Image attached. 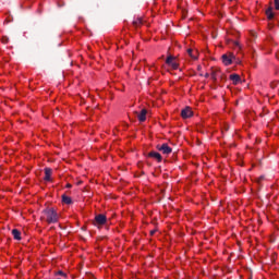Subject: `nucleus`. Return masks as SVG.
Returning <instances> with one entry per match:
<instances>
[{
	"label": "nucleus",
	"instance_id": "f257e3e1",
	"mask_svg": "<svg viewBox=\"0 0 279 279\" xmlns=\"http://www.w3.org/2000/svg\"><path fill=\"white\" fill-rule=\"evenodd\" d=\"M41 219L48 222V225H51V223H57L59 221V216L53 208H46L43 211Z\"/></svg>",
	"mask_w": 279,
	"mask_h": 279
},
{
	"label": "nucleus",
	"instance_id": "f03ea898",
	"mask_svg": "<svg viewBox=\"0 0 279 279\" xmlns=\"http://www.w3.org/2000/svg\"><path fill=\"white\" fill-rule=\"evenodd\" d=\"M107 222L106 215H96V218H94V226H104Z\"/></svg>",
	"mask_w": 279,
	"mask_h": 279
},
{
	"label": "nucleus",
	"instance_id": "7ed1b4c3",
	"mask_svg": "<svg viewBox=\"0 0 279 279\" xmlns=\"http://www.w3.org/2000/svg\"><path fill=\"white\" fill-rule=\"evenodd\" d=\"M156 149L159 150L160 153H162L163 155H169L172 153V148L169 147L168 144H162V145H157Z\"/></svg>",
	"mask_w": 279,
	"mask_h": 279
},
{
	"label": "nucleus",
	"instance_id": "20e7f679",
	"mask_svg": "<svg viewBox=\"0 0 279 279\" xmlns=\"http://www.w3.org/2000/svg\"><path fill=\"white\" fill-rule=\"evenodd\" d=\"M233 59H235V57L232 53H230V54H222V57H221L222 63L225 65H231L232 62H233Z\"/></svg>",
	"mask_w": 279,
	"mask_h": 279
},
{
	"label": "nucleus",
	"instance_id": "39448f33",
	"mask_svg": "<svg viewBox=\"0 0 279 279\" xmlns=\"http://www.w3.org/2000/svg\"><path fill=\"white\" fill-rule=\"evenodd\" d=\"M193 116V111H192V109L190 108V107H186L185 109H183L182 111H181V117H182V119H189V118H191Z\"/></svg>",
	"mask_w": 279,
	"mask_h": 279
},
{
	"label": "nucleus",
	"instance_id": "423d86ee",
	"mask_svg": "<svg viewBox=\"0 0 279 279\" xmlns=\"http://www.w3.org/2000/svg\"><path fill=\"white\" fill-rule=\"evenodd\" d=\"M135 113H136L137 120L140 122H145L146 121V116H147V110L146 109L141 110L140 113H137V112H135Z\"/></svg>",
	"mask_w": 279,
	"mask_h": 279
},
{
	"label": "nucleus",
	"instance_id": "0eeeda50",
	"mask_svg": "<svg viewBox=\"0 0 279 279\" xmlns=\"http://www.w3.org/2000/svg\"><path fill=\"white\" fill-rule=\"evenodd\" d=\"M44 174H45L44 181H47V182L51 181L52 169L50 168L44 169Z\"/></svg>",
	"mask_w": 279,
	"mask_h": 279
},
{
	"label": "nucleus",
	"instance_id": "6e6552de",
	"mask_svg": "<svg viewBox=\"0 0 279 279\" xmlns=\"http://www.w3.org/2000/svg\"><path fill=\"white\" fill-rule=\"evenodd\" d=\"M148 157L156 159L158 162L162 161V156L156 151L148 153Z\"/></svg>",
	"mask_w": 279,
	"mask_h": 279
},
{
	"label": "nucleus",
	"instance_id": "1a4fd4ad",
	"mask_svg": "<svg viewBox=\"0 0 279 279\" xmlns=\"http://www.w3.org/2000/svg\"><path fill=\"white\" fill-rule=\"evenodd\" d=\"M229 78H230V81H232V83H233L234 85H238V84L241 83V76L238 75V74H232V75H230Z\"/></svg>",
	"mask_w": 279,
	"mask_h": 279
},
{
	"label": "nucleus",
	"instance_id": "9d476101",
	"mask_svg": "<svg viewBox=\"0 0 279 279\" xmlns=\"http://www.w3.org/2000/svg\"><path fill=\"white\" fill-rule=\"evenodd\" d=\"M266 16L269 21L274 20L275 19V13H274V9L272 7H269L267 10H266Z\"/></svg>",
	"mask_w": 279,
	"mask_h": 279
},
{
	"label": "nucleus",
	"instance_id": "9b49d317",
	"mask_svg": "<svg viewBox=\"0 0 279 279\" xmlns=\"http://www.w3.org/2000/svg\"><path fill=\"white\" fill-rule=\"evenodd\" d=\"M132 25H133L134 27H140V26H142V25H143V20H142V17H135V19L133 20V22H132Z\"/></svg>",
	"mask_w": 279,
	"mask_h": 279
},
{
	"label": "nucleus",
	"instance_id": "f8f14e48",
	"mask_svg": "<svg viewBox=\"0 0 279 279\" xmlns=\"http://www.w3.org/2000/svg\"><path fill=\"white\" fill-rule=\"evenodd\" d=\"M61 201L63 202V204L68 205H71L73 203L72 198L66 195L61 196Z\"/></svg>",
	"mask_w": 279,
	"mask_h": 279
},
{
	"label": "nucleus",
	"instance_id": "ddd939ff",
	"mask_svg": "<svg viewBox=\"0 0 279 279\" xmlns=\"http://www.w3.org/2000/svg\"><path fill=\"white\" fill-rule=\"evenodd\" d=\"M12 234L15 240H19V241L22 240L21 232L17 229L12 230Z\"/></svg>",
	"mask_w": 279,
	"mask_h": 279
},
{
	"label": "nucleus",
	"instance_id": "4468645a",
	"mask_svg": "<svg viewBox=\"0 0 279 279\" xmlns=\"http://www.w3.org/2000/svg\"><path fill=\"white\" fill-rule=\"evenodd\" d=\"M186 52L191 59L197 60V52H195V54H194L193 49H187Z\"/></svg>",
	"mask_w": 279,
	"mask_h": 279
},
{
	"label": "nucleus",
	"instance_id": "2eb2a0df",
	"mask_svg": "<svg viewBox=\"0 0 279 279\" xmlns=\"http://www.w3.org/2000/svg\"><path fill=\"white\" fill-rule=\"evenodd\" d=\"M174 62V57L172 56H169L167 59H166V64H168L170 66V64H172Z\"/></svg>",
	"mask_w": 279,
	"mask_h": 279
},
{
	"label": "nucleus",
	"instance_id": "dca6fc26",
	"mask_svg": "<svg viewBox=\"0 0 279 279\" xmlns=\"http://www.w3.org/2000/svg\"><path fill=\"white\" fill-rule=\"evenodd\" d=\"M170 66H171L173 70H178V69H179V64L175 63L174 61L170 64Z\"/></svg>",
	"mask_w": 279,
	"mask_h": 279
},
{
	"label": "nucleus",
	"instance_id": "f3484780",
	"mask_svg": "<svg viewBox=\"0 0 279 279\" xmlns=\"http://www.w3.org/2000/svg\"><path fill=\"white\" fill-rule=\"evenodd\" d=\"M275 10L279 11V0H274Z\"/></svg>",
	"mask_w": 279,
	"mask_h": 279
},
{
	"label": "nucleus",
	"instance_id": "a211bd4d",
	"mask_svg": "<svg viewBox=\"0 0 279 279\" xmlns=\"http://www.w3.org/2000/svg\"><path fill=\"white\" fill-rule=\"evenodd\" d=\"M57 275L61 276V277H65L66 278V274L63 272L62 270L57 271Z\"/></svg>",
	"mask_w": 279,
	"mask_h": 279
},
{
	"label": "nucleus",
	"instance_id": "6ab92c4d",
	"mask_svg": "<svg viewBox=\"0 0 279 279\" xmlns=\"http://www.w3.org/2000/svg\"><path fill=\"white\" fill-rule=\"evenodd\" d=\"M3 43H4V44H8V43H9V38L4 37V38H3Z\"/></svg>",
	"mask_w": 279,
	"mask_h": 279
},
{
	"label": "nucleus",
	"instance_id": "aec40b11",
	"mask_svg": "<svg viewBox=\"0 0 279 279\" xmlns=\"http://www.w3.org/2000/svg\"><path fill=\"white\" fill-rule=\"evenodd\" d=\"M211 78L216 80V73L215 72L211 73Z\"/></svg>",
	"mask_w": 279,
	"mask_h": 279
},
{
	"label": "nucleus",
	"instance_id": "412c9836",
	"mask_svg": "<svg viewBox=\"0 0 279 279\" xmlns=\"http://www.w3.org/2000/svg\"><path fill=\"white\" fill-rule=\"evenodd\" d=\"M156 233V230H153L149 232L150 235H154Z\"/></svg>",
	"mask_w": 279,
	"mask_h": 279
},
{
	"label": "nucleus",
	"instance_id": "4be33fe9",
	"mask_svg": "<svg viewBox=\"0 0 279 279\" xmlns=\"http://www.w3.org/2000/svg\"><path fill=\"white\" fill-rule=\"evenodd\" d=\"M204 77H205V78H208V77H209V74H208V73H206V74L204 75Z\"/></svg>",
	"mask_w": 279,
	"mask_h": 279
},
{
	"label": "nucleus",
	"instance_id": "5701e85b",
	"mask_svg": "<svg viewBox=\"0 0 279 279\" xmlns=\"http://www.w3.org/2000/svg\"><path fill=\"white\" fill-rule=\"evenodd\" d=\"M65 187L71 189V187H72V185H71V184H68V185H65Z\"/></svg>",
	"mask_w": 279,
	"mask_h": 279
},
{
	"label": "nucleus",
	"instance_id": "b1692460",
	"mask_svg": "<svg viewBox=\"0 0 279 279\" xmlns=\"http://www.w3.org/2000/svg\"><path fill=\"white\" fill-rule=\"evenodd\" d=\"M234 45H235L236 47H240V44H239V43H234Z\"/></svg>",
	"mask_w": 279,
	"mask_h": 279
},
{
	"label": "nucleus",
	"instance_id": "393cba45",
	"mask_svg": "<svg viewBox=\"0 0 279 279\" xmlns=\"http://www.w3.org/2000/svg\"><path fill=\"white\" fill-rule=\"evenodd\" d=\"M57 279H60V278H57Z\"/></svg>",
	"mask_w": 279,
	"mask_h": 279
}]
</instances>
